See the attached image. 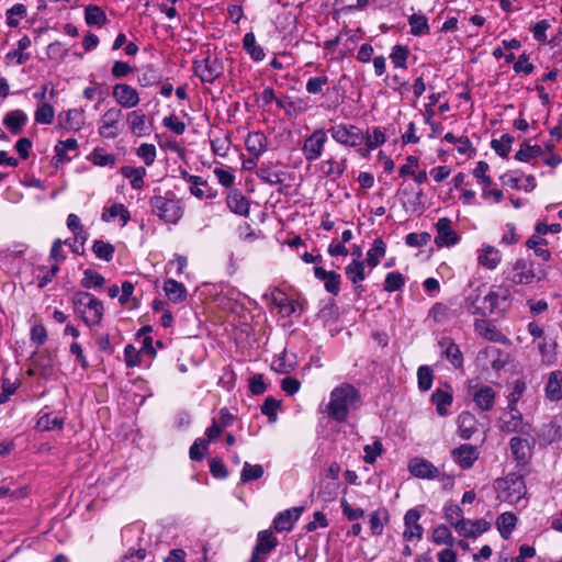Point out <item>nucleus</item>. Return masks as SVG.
Wrapping results in <instances>:
<instances>
[{"mask_svg": "<svg viewBox=\"0 0 562 562\" xmlns=\"http://www.w3.org/2000/svg\"><path fill=\"white\" fill-rule=\"evenodd\" d=\"M360 405V392L352 384L342 383L330 392L326 412L335 422L344 423L350 412L358 409Z\"/></svg>", "mask_w": 562, "mask_h": 562, "instance_id": "f257e3e1", "label": "nucleus"}, {"mask_svg": "<svg viewBox=\"0 0 562 562\" xmlns=\"http://www.w3.org/2000/svg\"><path fill=\"white\" fill-rule=\"evenodd\" d=\"M148 204L151 213L166 224H177L184 214V206L172 191L165 195L157 194L149 198Z\"/></svg>", "mask_w": 562, "mask_h": 562, "instance_id": "f03ea898", "label": "nucleus"}, {"mask_svg": "<svg viewBox=\"0 0 562 562\" xmlns=\"http://www.w3.org/2000/svg\"><path fill=\"white\" fill-rule=\"evenodd\" d=\"M484 306H476L474 302L471 303V313L486 316L504 315L512 306V295L507 286L493 285L490 292L483 299Z\"/></svg>", "mask_w": 562, "mask_h": 562, "instance_id": "7ed1b4c3", "label": "nucleus"}, {"mask_svg": "<svg viewBox=\"0 0 562 562\" xmlns=\"http://www.w3.org/2000/svg\"><path fill=\"white\" fill-rule=\"evenodd\" d=\"M74 311L88 326L98 325L103 317V303L90 292L78 291L72 296Z\"/></svg>", "mask_w": 562, "mask_h": 562, "instance_id": "20e7f679", "label": "nucleus"}, {"mask_svg": "<svg viewBox=\"0 0 562 562\" xmlns=\"http://www.w3.org/2000/svg\"><path fill=\"white\" fill-rule=\"evenodd\" d=\"M497 498L509 504H518L527 493L522 475L508 473L505 477L497 479L494 483Z\"/></svg>", "mask_w": 562, "mask_h": 562, "instance_id": "39448f33", "label": "nucleus"}, {"mask_svg": "<svg viewBox=\"0 0 562 562\" xmlns=\"http://www.w3.org/2000/svg\"><path fill=\"white\" fill-rule=\"evenodd\" d=\"M262 300L269 308H277L281 317H291L296 313L301 315L303 311V304L299 300L291 299L278 286H270L262 295Z\"/></svg>", "mask_w": 562, "mask_h": 562, "instance_id": "423d86ee", "label": "nucleus"}, {"mask_svg": "<svg viewBox=\"0 0 562 562\" xmlns=\"http://www.w3.org/2000/svg\"><path fill=\"white\" fill-rule=\"evenodd\" d=\"M192 69L203 83H213L223 75L224 64L215 53L207 50L201 58L193 60Z\"/></svg>", "mask_w": 562, "mask_h": 562, "instance_id": "0eeeda50", "label": "nucleus"}, {"mask_svg": "<svg viewBox=\"0 0 562 562\" xmlns=\"http://www.w3.org/2000/svg\"><path fill=\"white\" fill-rule=\"evenodd\" d=\"M327 132L336 143L346 147H358L364 139L363 132L353 124H334Z\"/></svg>", "mask_w": 562, "mask_h": 562, "instance_id": "6e6552de", "label": "nucleus"}, {"mask_svg": "<svg viewBox=\"0 0 562 562\" xmlns=\"http://www.w3.org/2000/svg\"><path fill=\"white\" fill-rule=\"evenodd\" d=\"M327 142V132L323 128H316L310 136L304 139L302 147L305 159L310 162L318 159L324 150Z\"/></svg>", "mask_w": 562, "mask_h": 562, "instance_id": "1a4fd4ad", "label": "nucleus"}, {"mask_svg": "<svg viewBox=\"0 0 562 562\" xmlns=\"http://www.w3.org/2000/svg\"><path fill=\"white\" fill-rule=\"evenodd\" d=\"M535 278L536 274L532 265L528 263L524 258L516 259L506 276V280L514 285L530 284L533 282Z\"/></svg>", "mask_w": 562, "mask_h": 562, "instance_id": "9d476101", "label": "nucleus"}, {"mask_svg": "<svg viewBox=\"0 0 562 562\" xmlns=\"http://www.w3.org/2000/svg\"><path fill=\"white\" fill-rule=\"evenodd\" d=\"M277 544L278 540L270 530L260 531L249 562H266L268 554Z\"/></svg>", "mask_w": 562, "mask_h": 562, "instance_id": "9b49d317", "label": "nucleus"}, {"mask_svg": "<svg viewBox=\"0 0 562 562\" xmlns=\"http://www.w3.org/2000/svg\"><path fill=\"white\" fill-rule=\"evenodd\" d=\"M436 229L435 244L438 247H452L459 243L460 236L452 229L449 217L439 218L436 223Z\"/></svg>", "mask_w": 562, "mask_h": 562, "instance_id": "f8f14e48", "label": "nucleus"}, {"mask_svg": "<svg viewBox=\"0 0 562 562\" xmlns=\"http://www.w3.org/2000/svg\"><path fill=\"white\" fill-rule=\"evenodd\" d=\"M57 122L63 130L78 132L85 125V111L76 108L63 110L58 113Z\"/></svg>", "mask_w": 562, "mask_h": 562, "instance_id": "ddd939ff", "label": "nucleus"}, {"mask_svg": "<svg viewBox=\"0 0 562 562\" xmlns=\"http://www.w3.org/2000/svg\"><path fill=\"white\" fill-rule=\"evenodd\" d=\"M420 513L416 508H411L404 516V532L403 537L406 541L420 540L423 538L424 528L419 524Z\"/></svg>", "mask_w": 562, "mask_h": 562, "instance_id": "4468645a", "label": "nucleus"}, {"mask_svg": "<svg viewBox=\"0 0 562 562\" xmlns=\"http://www.w3.org/2000/svg\"><path fill=\"white\" fill-rule=\"evenodd\" d=\"M112 95L115 101L125 109H131L139 103L137 90L127 83H116L113 86Z\"/></svg>", "mask_w": 562, "mask_h": 562, "instance_id": "2eb2a0df", "label": "nucleus"}, {"mask_svg": "<svg viewBox=\"0 0 562 562\" xmlns=\"http://www.w3.org/2000/svg\"><path fill=\"white\" fill-rule=\"evenodd\" d=\"M122 116V111L116 108L106 110L100 120L99 134L105 138H115L119 134L116 127Z\"/></svg>", "mask_w": 562, "mask_h": 562, "instance_id": "dca6fc26", "label": "nucleus"}, {"mask_svg": "<svg viewBox=\"0 0 562 562\" xmlns=\"http://www.w3.org/2000/svg\"><path fill=\"white\" fill-rule=\"evenodd\" d=\"M366 262L363 260L353 259L349 265L345 268V273L348 280L353 285V291L358 296H361L364 292V288L361 284L362 281L367 278L366 274Z\"/></svg>", "mask_w": 562, "mask_h": 562, "instance_id": "f3484780", "label": "nucleus"}, {"mask_svg": "<svg viewBox=\"0 0 562 562\" xmlns=\"http://www.w3.org/2000/svg\"><path fill=\"white\" fill-rule=\"evenodd\" d=\"M408 471L418 479L434 480L439 476V470L430 461L423 458H413L408 463Z\"/></svg>", "mask_w": 562, "mask_h": 562, "instance_id": "a211bd4d", "label": "nucleus"}, {"mask_svg": "<svg viewBox=\"0 0 562 562\" xmlns=\"http://www.w3.org/2000/svg\"><path fill=\"white\" fill-rule=\"evenodd\" d=\"M510 452L518 464L525 465L532 456V445L529 439L513 437L509 441Z\"/></svg>", "mask_w": 562, "mask_h": 562, "instance_id": "6ab92c4d", "label": "nucleus"}, {"mask_svg": "<svg viewBox=\"0 0 562 562\" xmlns=\"http://www.w3.org/2000/svg\"><path fill=\"white\" fill-rule=\"evenodd\" d=\"M490 524L484 519H461L456 526V531L464 538H476L487 531Z\"/></svg>", "mask_w": 562, "mask_h": 562, "instance_id": "aec40b11", "label": "nucleus"}, {"mask_svg": "<svg viewBox=\"0 0 562 562\" xmlns=\"http://www.w3.org/2000/svg\"><path fill=\"white\" fill-rule=\"evenodd\" d=\"M27 121V114L21 109H15L4 114L2 124L12 135H19L23 132Z\"/></svg>", "mask_w": 562, "mask_h": 562, "instance_id": "412c9836", "label": "nucleus"}, {"mask_svg": "<svg viewBox=\"0 0 562 562\" xmlns=\"http://www.w3.org/2000/svg\"><path fill=\"white\" fill-rule=\"evenodd\" d=\"M226 204L231 212L245 217L249 216L250 202L240 190H231L226 195Z\"/></svg>", "mask_w": 562, "mask_h": 562, "instance_id": "4be33fe9", "label": "nucleus"}, {"mask_svg": "<svg viewBox=\"0 0 562 562\" xmlns=\"http://www.w3.org/2000/svg\"><path fill=\"white\" fill-rule=\"evenodd\" d=\"M314 276L316 279L324 281L325 290L331 295H338L341 284V276L336 271H327L321 266H315Z\"/></svg>", "mask_w": 562, "mask_h": 562, "instance_id": "5701e85b", "label": "nucleus"}, {"mask_svg": "<svg viewBox=\"0 0 562 562\" xmlns=\"http://www.w3.org/2000/svg\"><path fill=\"white\" fill-rule=\"evenodd\" d=\"M451 456L456 463L462 469H470L479 458L476 447L471 445H461L451 451Z\"/></svg>", "mask_w": 562, "mask_h": 562, "instance_id": "b1692460", "label": "nucleus"}, {"mask_svg": "<svg viewBox=\"0 0 562 562\" xmlns=\"http://www.w3.org/2000/svg\"><path fill=\"white\" fill-rule=\"evenodd\" d=\"M495 391L488 385L473 387L472 397L475 405L484 412L493 408L495 402Z\"/></svg>", "mask_w": 562, "mask_h": 562, "instance_id": "393cba45", "label": "nucleus"}, {"mask_svg": "<svg viewBox=\"0 0 562 562\" xmlns=\"http://www.w3.org/2000/svg\"><path fill=\"white\" fill-rule=\"evenodd\" d=\"M301 512V507H293L279 513L272 524L276 531H290L293 528L294 522L300 518Z\"/></svg>", "mask_w": 562, "mask_h": 562, "instance_id": "a878e982", "label": "nucleus"}, {"mask_svg": "<svg viewBox=\"0 0 562 562\" xmlns=\"http://www.w3.org/2000/svg\"><path fill=\"white\" fill-rule=\"evenodd\" d=\"M245 147L250 155L259 158L267 150L268 138L260 131L250 132L245 139Z\"/></svg>", "mask_w": 562, "mask_h": 562, "instance_id": "bb28decb", "label": "nucleus"}, {"mask_svg": "<svg viewBox=\"0 0 562 562\" xmlns=\"http://www.w3.org/2000/svg\"><path fill=\"white\" fill-rule=\"evenodd\" d=\"M162 290L168 300L173 304H179L187 300L188 290L186 285L175 279L165 280Z\"/></svg>", "mask_w": 562, "mask_h": 562, "instance_id": "cd10ccee", "label": "nucleus"}, {"mask_svg": "<svg viewBox=\"0 0 562 562\" xmlns=\"http://www.w3.org/2000/svg\"><path fill=\"white\" fill-rule=\"evenodd\" d=\"M544 394L546 398L551 402L562 400V371L557 370L549 373Z\"/></svg>", "mask_w": 562, "mask_h": 562, "instance_id": "c85d7f7f", "label": "nucleus"}, {"mask_svg": "<svg viewBox=\"0 0 562 562\" xmlns=\"http://www.w3.org/2000/svg\"><path fill=\"white\" fill-rule=\"evenodd\" d=\"M64 423V417L41 411L36 422V429L40 431L61 430Z\"/></svg>", "mask_w": 562, "mask_h": 562, "instance_id": "c756f323", "label": "nucleus"}, {"mask_svg": "<svg viewBox=\"0 0 562 562\" xmlns=\"http://www.w3.org/2000/svg\"><path fill=\"white\" fill-rule=\"evenodd\" d=\"M297 364L296 353H274L271 360V369L278 373H289Z\"/></svg>", "mask_w": 562, "mask_h": 562, "instance_id": "7c9ffc66", "label": "nucleus"}, {"mask_svg": "<svg viewBox=\"0 0 562 562\" xmlns=\"http://www.w3.org/2000/svg\"><path fill=\"white\" fill-rule=\"evenodd\" d=\"M502 261L499 250L491 245L484 246L477 256V263L488 270H494Z\"/></svg>", "mask_w": 562, "mask_h": 562, "instance_id": "2f4dec72", "label": "nucleus"}, {"mask_svg": "<svg viewBox=\"0 0 562 562\" xmlns=\"http://www.w3.org/2000/svg\"><path fill=\"white\" fill-rule=\"evenodd\" d=\"M116 216L120 217L122 227L131 221V212L123 203H114L109 207H104L101 218L104 222H111Z\"/></svg>", "mask_w": 562, "mask_h": 562, "instance_id": "473e14b6", "label": "nucleus"}, {"mask_svg": "<svg viewBox=\"0 0 562 562\" xmlns=\"http://www.w3.org/2000/svg\"><path fill=\"white\" fill-rule=\"evenodd\" d=\"M347 167V158H341L340 160L329 158L322 162V169L324 175L334 181L338 180L345 173Z\"/></svg>", "mask_w": 562, "mask_h": 562, "instance_id": "72a5a7b5", "label": "nucleus"}, {"mask_svg": "<svg viewBox=\"0 0 562 562\" xmlns=\"http://www.w3.org/2000/svg\"><path fill=\"white\" fill-rule=\"evenodd\" d=\"M390 515L386 508L381 507L372 512L369 516L370 530L373 536H381L384 526L389 522Z\"/></svg>", "mask_w": 562, "mask_h": 562, "instance_id": "f704fd0d", "label": "nucleus"}, {"mask_svg": "<svg viewBox=\"0 0 562 562\" xmlns=\"http://www.w3.org/2000/svg\"><path fill=\"white\" fill-rule=\"evenodd\" d=\"M522 428V416L520 412L508 409L501 418V429L505 432H516Z\"/></svg>", "mask_w": 562, "mask_h": 562, "instance_id": "c9c22d12", "label": "nucleus"}, {"mask_svg": "<svg viewBox=\"0 0 562 562\" xmlns=\"http://www.w3.org/2000/svg\"><path fill=\"white\" fill-rule=\"evenodd\" d=\"M409 33L413 36H423L430 33L428 18L423 13H413L408 16Z\"/></svg>", "mask_w": 562, "mask_h": 562, "instance_id": "e433bc0d", "label": "nucleus"}, {"mask_svg": "<svg viewBox=\"0 0 562 562\" xmlns=\"http://www.w3.org/2000/svg\"><path fill=\"white\" fill-rule=\"evenodd\" d=\"M85 21L89 26L101 27L108 23V18L102 8L97 4H88L85 8Z\"/></svg>", "mask_w": 562, "mask_h": 562, "instance_id": "4c0bfd02", "label": "nucleus"}, {"mask_svg": "<svg viewBox=\"0 0 562 562\" xmlns=\"http://www.w3.org/2000/svg\"><path fill=\"white\" fill-rule=\"evenodd\" d=\"M386 244L381 237L373 240L371 248L367 251V258L363 260L366 265L371 268H375L380 260L385 256Z\"/></svg>", "mask_w": 562, "mask_h": 562, "instance_id": "58836bf2", "label": "nucleus"}, {"mask_svg": "<svg viewBox=\"0 0 562 562\" xmlns=\"http://www.w3.org/2000/svg\"><path fill=\"white\" fill-rule=\"evenodd\" d=\"M474 326L475 330L490 341H502L506 339L496 326L488 321H475Z\"/></svg>", "mask_w": 562, "mask_h": 562, "instance_id": "ea45409f", "label": "nucleus"}, {"mask_svg": "<svg viewBox=\"0 0 562 562\" xmlns=\"http://www.w3.org/2000/svg\"><path fill=\"white\" fill-rule=\"evenodd\" d=\"M243 48L254 61H261L266 57L263 48L257 45L256 36L252 32H248L244 35Z\"/></svg>", "mask_w": 562, "mask_h": 562, "instance_id": "a19ab883", "label": "nucleus"}, {"mask_svg": "<svg viewBox=\"0 0 562 562\" xmlns=\"http://www.w3.org/2000/svg\"><path fill=\"white\" fill-rule=\"evenodd\" d=\"M127 121L130 130L134 135L142 137L150 133L149 128L146 126L145 114L139 113L138 111H132L127 115Z\"/></svg>", "mask_w": 562, "mask_h": 562, "instance_id": "79ce46f5", "label": "nucleus"}, {"mask_svg": "<svg viewBox=\"0 0 562 562\" xmlns=\"http://www.w3.org/2000/svg\"><path fill=\"white\" fill-rule=\"evenodd\" d=\"M123 177L128 178L131 186L135 190H140L144 187V177L146 176V169L144 167H131L124 166L121 168Z\"/></svg>", "mask_w": 562, "mask_h": 562, "instance_id": "37998d69", "label": "nucleus"}, {"mask_svg": "<svg viewBox=\"0 0 562 562\" xmlns=\"http://www.w3.org/2000/svg\"><path fill=\"white\" fill-rule=\"evenodd\" d=\"M363 134H364L363 140L367 146V151H372L386 142L385 133L379 126L368 128L367 132Z\"/></svg>", "mask_w": 562, "mask_h": 562, "instance_id": "c03bdc74", "label": "nucleus"}, {"mask_svg": "<svg viewBox=\"0 0 562 562\" xmlns=\"http://www.w3.org/2000/svg\"><path fill=\"white\" fill-rule=\"evenodd\" d=\"M182 178L191 183L190 193L199 200H203L204 187H207V181L200 176L190 175L188 171H181Z\"/></svg>", "mask_w": 562, "mask_h": 562, "instance_id": "a18cd8bd", "label": "nucleus"}, {"mask_svg": "<svg viewBox=\"0 0 562 562\" xmlns=\"http://www.w3.org/2000/svg\"><path fill=\"white\" fill-rule=\"evenodd\" d=\"M458 422L460 437L463 439H470L476 431L475 417L471 413L464 412L459 416Z\"/></svg>", "mask_w": 562, "mask_h": 562, "instance_id": "49530a36", "label": "nucleus"}, {"mask_svg": "<svg viewBox=\"0 0 562 562\" xmlns=\"http://www.w3.org/2000/svg\"><path fill=\"white\" fill-rule=\"evenodd\" d=\"M514 142V136L505 133L501 136L499 139H492L491 148L502 158H508Z\"/></svg>", "mask_w": 562, "mask_h": 562, "instance_id": "de8ad7c7", "label": "nucleus"}, {"mask_svg": "<svg viewBox=\"0 0 562 562\" xmlns=\"http://www.w3.org/2000/svg\"><path fill=\"white\" fill-rule=\"evenodd\" d=\"M548 241L544 238H541L538 235H532L526 241V246L529 249H532L537 257H540L543 261H549L551 259V252L549 249L543 248Z\"/></svg>", "mask_w": 562, "mask_h": 562, "instance_id": "09e8293b", "label": "nucleus"}, {"mask_svg": "<svg viewBox=\"0 0 562 562\" xmlns=\"http://www.w3.org/2000/svg\"><path fill=\"white\" fill-rule=\"evenodd\" d=\"M542 155V148L539 145H530L524 142L515 154V159L521 162H530L531 159Z\"/></svg>", "mask_w": 562, "mask_h": 562, "instance_id": "8fccbe9b", "label": "nucleus"}, {"mask_svg": "<svg viewBox=\"0 0 562 562\" xmlns=\"http://www.w3.org/2000/svg\"><path fill=\"white\" fill-rule=\"evenodd\" d=\"M431 402L436 405V411L440 416H446L447 408L452 404V395L440 389L436 390L431 395Z\"/></svg>", "mask_w": 562, "mask_h": 562, "instance_id": "3c124183", "label": "nucleus"}, {"mask_svg": "<svg viewBox=\"0 0 562 562\" xmlns=\"http://www.w3.org/2000/svg\"><path fill=\"white\" fill-rule=\"evenodd\" d=\"M27 15L26 5L23 3H15L5 11V22L9 27H18L20 19H24Z\"/></svg>", "mask_w": 562, "mask_h": 562, "instance_id": "603ef678", "label": "nucleus"}, {"mask_svg": "<svg viewBox=\"0 0 562 562\" xmlns=\"http://www.w3.org/2000/svg\"><path fill=\"white\" fill-rule=\"evenodd\" d=\"M516 521H517L516 516L509 512L503 513L497 518V521H496L497 529L504 539L509 538L512 531L514 530V528L516 526Z\"/></svg>", "mask_w": 562, "mask_h": 562, "instance_id": "864d4df0", "label": "nucleus"}, {"mask_svg": "<svg viewBox=\"0 0 562 562\" xmlns=\"http://www.w3.org/2000/svg\"><path fill=\"white\" fill-rule=\"evenodd\" d=\"M411 50L406 45L397 44L393 46L392 52L390 54V58L395 68H407V59L409 57Z\"/></svg>", "mask_w": 562, "mask_h": 562, "instance_id": "5fc2aeb1", "label": "nucleus"}, {"mask_svg": "<svg viewBox=\"0 0 562 562\" xmlns=\"http://www.w3.org/2000/svg\"><path fill=\"white\" fill-rule=\"evenodd\" d=\"M80 284L85 289H99L105 284V279L97 270L86 269L83 271V278L80 281Z\"/></svg>", "mask_w": 562, "mask_h": 562, "instance_id": "6e6d98bb", "label": "nucleus"}, {"mask_svg": "<svg viewBox=\"0 0 562 562\" xmlns=\"http://www.w3.org/2000/svg\"><path fill=\"white\" fill-rule=\"evenodd\" d=\"M431 540L437 546L452 547L454 539L446 525H439L432 530Z\"/></svg>", "mask_w": 562, "mask_h": 562, "instance_id": "4d7b16f0", "label": "nucleus"}, {"mask_svg": "<svg viewBox=\"0 0 562 562\" xmlns=\"http://www.w3.org/2000/svg\"><path fill=\"white\" fill-rule=\"evenodd\" d=\"M405 285V277L400 271H392L385 276L383 290L392 293L402 290Z\"/></svg>", "mask_w": 562, "mask_h": 562, "instance_id": "13d9d810", "label": "nucleus"}, {"mask_svg": "<svg viewBox=\"0 0 562 562\" xmlns=\"http://www.w3.org/2000/svg\"><path fill=\"white\" fill-rule=\"evenodd\" d=\"M92 251L99 259L110 262L113 259L115 248L111 243L98 239L93 241Z\"/></svg>", "mask_w": 562, "mask_h": 562, "instance_id": "bf43d9fd", "label": "nucleus"}, {"mask_svg": "<svg viewBox=\"0 0 562 562\" xmlns=\"http://www.w3.org/2000/svg\"><path fill=\"white\" fill-rule=\"evenodd\" d=\"M161 74L154 65H148L144 68L143 74L138 77V83L142 87H151L159 83Z\"/></svg>", "mask_w": 562, "mask_h": 562, "instance_id": "052dcab7", "label": "nucleus"}, {"mask_svg": "<svg viewBox=\"0 0 562 562\" xmlns=\"http://www.w3.org/2000/svg\"><path fill=\"white\" fill-rule=\"evenodd\" d=\"M55 116V110L52 104L45 102L37 106L34 113V120L38 124H52Z\"/></svg>", "mask_w": 562, "mask_h": 562, "instance_id": "680f3d73", "label": "nucleus"}, {"mask_svg": "<svg viewBox=\"0 0 562 562\" xmlns=\"http://www.w3.org/2000/svg\"><path fill=\"white\" fill-rule=\"evenodd\" d=\"M263 475V468L260 464H250L249 462H245L241 473H240V481L243 483L258 480L262 477Z\"/></svg>", "mask_w": 562, "mask_h": 562, "instance_id": "e2e57ef3", "label": "nucleus"}, {"mask_svg": "<svg viewBox=\"0 0 562 562\" xmlns=\"http://www.w3.org/2000/svg\"><path fill=\"white\" fill-rule=\"evenodd\" d=\"M256 175L262 182L274 186L283 182L282 176L284 172H277L270 168L261 167L256 171Z\"/></svg>", "mask_w": 562, "mask_h": 562, "instance_id": "0e129e2a", "label": "nucleus"}, {"mask_svg": "<svg viewBox=\"0 0 562 562\" xmlns=\"http://www.w3.org/2000/svg\"><path fill=\"white\" fill-rule=\"evenodd\" d=\"M418 387L420 391H428L432 385V370L429 366H420L417 371Z\"/></svg>", "mask_w": 562, "mask_h": 562, "instance_id": "69168bd1", "label": "nucleus"}, {"mask_svg": "<svg viewBox=\"0 0 562 562\" xmlns=\"http://www.w3.org/2000/svg\"><path fill=\"white\" fill-rule=\"evenodd\" d=\"M91 160L95 166L105 167L115 164V156L106 154L102 148H94L91 153Z\"/></svg>", "mask_w": 562, "mask_h": 562, "instance_id": "338daca9", "label": "nucleus"}, {"mask_svg": "<svg viewBox=\"0 0 562 562\" xmlns=\"http://www.w3.org/2000/svg\"><path fill=\"white\" fill-rule=\"evenodd\" d=\"M328 82L329 79L326 75L311 77L306 82L305 89L310 94H319Z\"/></svg>", "mask_w": 562, "mask_h": 562, "instance_id": "774afa93", "label": "nucleus"}]
</instances>
